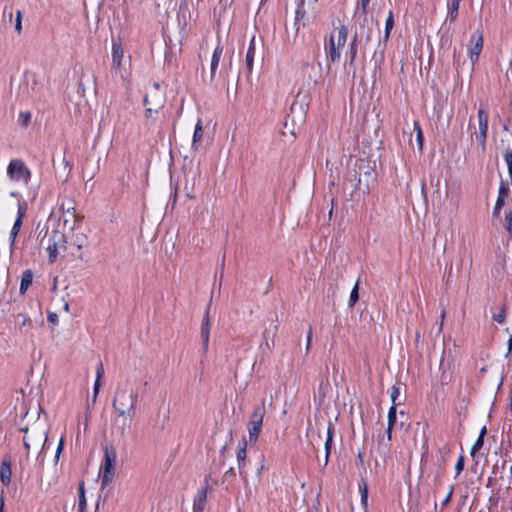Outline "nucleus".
I'll return each mask as SVG.
<instances>
[{"label": "nucleus", "mask_w": 512, "mask_h": 512, "mask_svg": "<svg viewBox=\"0 0 512 512\" xmlns=\"http://www.w3.org/2000/svg\"><path fill=\"white\" fill-rule=\"evenodd\" d=\"M318 0H300L298 8L295 13V27L296 32L300 27H305L311 20H314L318 13L317 7Z\"/></svg>", "instance_id": "39448f33"}, {"label": "nucleus", "mask_w": 512, "mask_h": 512, "mask_svg": "<svg viewBox=\"0 0 512 512\" xmlns=\"http://www.w3.org/2000/svg\"><path fill=\"white\" fill-rule=\"evenodd\" d=\"M394 27V18L392 11L389 12L388 17L386 19L385 23V33H384V40H388L390 36V32Z\"/></svg>", "instance_id": "c85d7f7f"}, {"label": "nucleus", "mask_w": 512, "mask_h": 512, "mask_svg": "<svg viewBox=\"0 0 512 512\" xmlns=\"http://www.w3.org/2000/svg\"><path fill=\"white\" fill-rule=\"evenodd\" d=\"M392 429L393 428H390V426L387 427V436L389 441L392 439Z\"/></svg>", "instance_id": "6e6d98bb"}, {"label": "nucleus", "mask_w": 512, "mask_h": 512, "mask_svg": "<svg viewBox=\"0 0 512 512\" xmlns=\"http://www.w3.org/2000/svg\"><path fill=\"white\" fill-rule=\"evenodd\" d=\"M64 443H65V438H64V436H62L59 440V443H58V446L56 449L55 459H54L55 463H57L60 459L61 453L64 449Z\"/></svg>", "instance_id": "58836bf2"}, {"label": "nucleus", "mask_w": 512, "mask_h": 512, "mask_svg": "<svg viewBox=\"0 0 512 512\" xmlns=\"http://www.w3.org/2000/svg\"><path fill=\"white\" fill-rule=\"evenodd\" d=\"M207 502V489L202 488L198 490L194 499L193 512H203Z\"/></svg>", "instance_id": "dca6fc26"}, {"label": "nucleus", "mask_w": 512, "mask_h": 512, "mask_svg": "<svg viewBox=\"0 0 512 512\" xmlns=\"http://www.w3.org/2000/svg\"><path fill=\"white\" fill-rule=\"evenodd\" d=\"M483 443H484V439L478 437V439L475 441V443L473 444V446L471 448V454L474 455L476 452H478L482 448Z\"/></svg>", "instance_id": "a19ab883"}, {"label": "nucleus", "mask_w": 512, "mask_h": 512, "mask_svg": "<svg viewBox=\"0 0 512 512\" xmlns=\"http://www.w3.org/2000/svg\"><path fill=\"white\" fill-rule=\"evenodd\" d=\"M116 463V453L114 450H105L104 462L101 466L102 485H107L113 478V469Z\"/></svg>", "instance_id": "9d476101"}, {"label": "nucleus", "mask_w": 512, "mask_h": 512, "mask_svg": "<svg viewBox=\"0 0 512 512\" xmlns=\"http://www.w3.org/2000/svg\"><path fill=\"white\" fill-rule=\"evenodd\" d=\"M295 107H296V104L294 103V104L291 106V111H294V110H295Z\"/></svg>", "instance_id": "e2e57ef3"}, {"label": "nucleus", "mask_w": 512, "mask_h": 512, "mask_svg": "<svg viewBox=\"0 0 512 512\" xmlns=\"http://www.w3.org/2000/svg\"><path fill=\"white\" fill-rule=\"evenodd\" d=\"M265 415V409L256 408L248 422L249 441L256 442L261 432L262 422Z\"/></svg>", "instance_id": "1a4fd4ad"}, {"label": "nucleus", "mask_w": 512, "mask_h": 512, "mask_svg": "<svg viewBox=\"0 0 512 512\" xmlns=\"http://www.w3.org/2000/svg\"><path fill=\"white\" fill-rule=\"evenodd\" d=\"M38 237L40 238V246L48 251L52 244V231H49L48 227L44 225L39 231Z\"/></svg>", "instance_id": "a211bd4d"}, {"label": "nucleus", "mask_w": 512, "mask_h": 512, "mask_svg": "<svg viewBox=\"0 0 512 512\" xmlns=\"http://www.w3.org/2000/svg\"><path fill=\"white\" fill-rule=\"evenodd\" d=\"M478 127L469 123L470 139L472 149L477 154H483L486 150V139L488 133V113L484 109H479L477 113Z\"/></svg>", "instance_id": "f03ea898"}, {"label": "nucleus", "mask_w": 512, "mask_h": 512, "mask_svg": "<svg viewBox=\"0 0 512 512\" xmlns=\"http://www.w3.org/2000/svg\"><path fill=\"white\" fill-rule=\"evenodd\" d=\"M460 0H451V3L448 6V18L451 21H454L458 16Z\"/></svg>", "instance_id": "393cba45"}, {"label": "nucleus", "mask_w": 512, "mask_h": 512, "mask_svg": "<svg viewBox=\"0 0 512 512\" xmlns=\"http://www.w3.org/2000/svg\"><path fill=\"white\" fill-rule=\"evenodd\" d=\"M246 445L247 442L245 439L242 440L238 452H237V460L239 462V469H241L242 463L245 461L247 453H246Z\"/></svg>", "instance_id": "cd10ccee"}, {"label": "nucleus", "mask_w": 512, "mask_h": 512, "mask_svg": "<svg viewBox=\"0 0 512 512\" xmlns=\"http://www.w3.org/2000/svg\"><path fill=\"white\" fill-rule=\"evenodd\" d=\"M358 299H359V286H358V282H357L351 291L350 298H349V306L353 307L355 305V303L358 301Z\"/></svg>", "instance_id": "473e14b6"}, {"label": "nucleus", "mask_w": 512, "mask_h": 512, "mask_svg": "<svg viewBox=\"0 0 512 512\" xmlns=\"http://www.w3.org/2000/svg\"><path fill=\"white\" fill-rule=\"evenodd\" d=\"M504 160L507 164V167H508V173H509V176L512 180V150L511 149H506L505 150V153H504Z\"/></svg>", "instance_id": "72a5a7b5"}, {"label": "nucleus", "mask_w": 512, "mask_h": 512, "mask_svg": "<svg viewBox=\"0 0 512 512\" xmlns=\"http://www.w3.org/2000/svg\"><path fill=\"white\" fill-rule=\"evenodd\" d=\"M143 102H144V105H149V102H148V98H147V96H146V97H144Z\"/></svg>", "instance_id": "680f3d73"}, {"label": "nucleus", "mask_w": 512, "mask_h": 512, "mask_svg": "<svg viewBox=\"0 0 512 512\" xmlns=\"http://www.w3.org/2000/svg\"><path fill=\"white\" fill-rule=\"evenodd\" d=\"M47 442V435L42 431L32 430L31 432L26 431L24 436V446L29 451L31 448L40 449L39 455H41L45 449Z\"/></svg>", "instance_id": "0eeeda50"}, {"label": "nucleus", "mask_w": 512, "mask_h": 512, "mask_svg": "<svg viewBox=\"0 0 512 512\" xmlns=\"http://www.w3.org/2000/svg\"><path fill=\"white\" fill-rule=\"evenodd\" d=\"M157 112H158L157 108L152 109V108L148 107L146 109V117H152L153 113H157Z\"/></svg>", "instance_id": "603ef678"}, {"label": "nucleus", "mask_w": 512, "mask_h": 512, "mask_svg": "<svg viewBox=\"0 0 512 512\" xmlns=\"http://www.w3.org/2000/svg\"><path fill=\"white\" fill-rule=\"evenodd\" d=\"M0 480L5 486L11 482V465L8 460H4L0 466Z\"/></svg>", "instance_id": "6ab92c4d"}, {"label": "nucleus", "mask_w": 512, "mask_h": 512, "mask_svg": "<svg viewBox=\"0 0 512 512\" xmlns=\"http://www.w3.org/2000/svg\"><path fill=\"white\" fill-rule=\"evenodd\" d=\"M63 309L65 312H69V304L67 302H64Z\"/></svg>", "instance_id": "13d9d810"}, {"label": "nucleus", "mask_w": 512, "mask_h": 512, "mask_svg": "<svg viewBox=\"0 0 512 512\" xmlns=\"http://www.w3.org/2000/svg\"><path fill=\"white\" fill-rule=\"evenodd\" d=\"M444 318H445V311H442V313H441V324H443ZM441 328H442V325H440L439 329L441 330Z\"/></svg>", "instance_id": "bf43d9fd"}, {"label": "nucleus", "mask_w": 512, "mask_h": 512, "mask_svg": "<svg viewBox=\"0 0 512 512\" xmlns=\"http://www.w3.org/2000/svg\"><path fill=\"white\" fill-rule=\"evenodd\" d=\"M311 342H312V328L310 327L309 331L307 333V342H306V349L307 350H309Z\"/></svg>", "instance_id": "49530a36"}, {"label": "nucleus", "mask_w": 512, "mask_h": 512, "mask_svg": "<svg viewBox=\"0 0 512 512\" xmlns=\"http://www.w3.org/2000/svg\"><path fill=\"white\" fill-rule=\"evenodd\" d=\"M356 40H357V34L355 35L354 39L350 43L349 48L346 53V58L348 59L349 66L353 65L355 58H356V54H357Z\"/></svg>", "instance_id": "b1692460"}, {"label": "nucleus", "mask_w": 512, "mask_h": 512, "mask_svg": "<svg viewBox=\"0 0 512 512\" xmlns=\"http://www.w3.org/2000/svg\"><path fill=\"white\" fill-rule=\"evenodd\" d=\"M494 320L498 323H503L505 320V314L503 312L494 316Z\"/></svg>", "instance_id": "8fccbe9b"}, {"label": "nucleus", "mask_w": 512, "mask_h": 512, "mask_svg": "<svg viewBox=\"0 0 512 512\" xmlns=\"http://www.w3.org/2000/svg\"><path fill=\"white\" fill-rule=\"evenodd\" d=\"M22 13L21 11H17L16 13V23H15V30L20 34L22 31Z\"/></svg>", "instance_id": "79ce46f5"}, {"label": "nucleus", "mask_w": 512, "mask_h": 512, "mask_svg": "<svg viewBox=\"0 0 512 512\" xmlns=\"http://www.w3.org/2000/svg\"><path fill=\"white\" fill-rule=\"evenodd\" d=\"M124 57V50L119 43L112 45V68L117 72H121V63Z\"/></svg>", "instance_id": "ddd939ff"}, {"label": "nucleus", "mask_w": 512, "mask_h": 512, "mask_svg": "<svg viewBox=\"0 0 512 512\" xmlns=\"http://www.w3.org/2000/svg\"><path fill=\"white\" fill-rule=\"evenodd\" d=\"M87 507V501L84 494V485L79 487V512H84Z\"/></svg>", "instance_id": "c756f323"}, {"label": "nucleus", "mask_w": 512, "mask_h": 512, "mask_svg": "<svg viewBox=\"0 0 512 512\" xmlns=\"http://www.w3.org/2000/svg\"><path fill=\"white\" fill-rule=\"evenodd\" d=\"M414 130L417 133L416 141H417L418 149L421 151L423 148V133H422L420 125L417 121L414 122Z\"/></svg>", "instance_id": "7c9ffc66"}, {"label": "nucleus", "mask_w": 512, "mask_h": 512, "mask_svg": "<svg viewBox=\"0 0 512 512\" xmlns=\"http://www.w3.org/2000/svg\"><path fill=\"white\" fill-rule=\"evenodd\" d=\"M359 490L361 493V502L364 506L367 505L368 495H367V484L363 482L359 485Z\"/></svg>", "instance_id": "4c0bfd02"}, {"label": "nucleus", "mask_w": 512, "mask_h": 512, "mask_svg": "<svg viewBox=\"0 0 512 512\" xmlns=\"http://www.w3.org/2000/svg\"><path fill=\"white\" fill-rule=\"evenodd\" d=\"M483 48V35L482 33L477 30L474 32L470 38L469 42V56L471 59L472 64L474 65L479 58V55Z\"/></svg>", "instance_id": "9b49d317"}, {"label": "nucleus", "mask_w": 512, "mask_h": 512, "mask_svg": "<svg viewBox=\"0 0 512 512\" xmlns=\"http://www.w3.org/2000/svg\"><path fill=\"white\" fill-rule=\"evenodd\" d=\"M511 512H512V500H511Z\"/></svg>", "instance_id": "69168bd1"}, {"label": "nucleus", "mask_w": 512, "mask_h": 512, "mask_svg": "<svg viewBox=\"0 0 512 512\" xmlns=\"http://www.w3.org/2000/svg\"><path fill=\"white\" fill-rule=\"evenodd\" d=\"M223 54V47L218 44L213 52L211 63H210V81H214L216 72L219 66V62L221 60Z\"/></svg>", "instance_id": "4468645a"}, {"label": "nucleus", "mask_w": 512, "mask_h": 512, "mask_svg": "<svg viewBox=\"0 0 512 512\" xmlns=\"http://www.w3.org/2000/svg\"><path fill=\"white\" fill-rule=\"evenodd\" d=\"M103 376H104V368H103L102 363H100L98 365V367H97V370H96V379H95V383H94L93 396H92V402L93 403H95L96 398H97V396L99 394V391H100V388H101L100 381H101Z\"/></svg>", "instance_id": "4be33fe9"}, {"label": "nucleus", "mask_w": 512, "mask_h": 512, "mask_svg": "<svg viewBox=\"0 0 512 512\" xmlns=\"http://www.w3.org/2000/svg\"><path fill=\"white\" fill-rule=\"evenodd\" d=\"M10 196H11V197H18V196H19V193H18V192H15V191H12V192H10Z\"/></svg>", "instance_id": "052dcab7"}, {"label": "nucleus", "mask_w": 512, "mask_h": 512, "mask_svg": "<svg viewBox=\"0 0 512 512\" xmlns=\"http://www.w3.org/2000/svg\"><path fill=\"white\" fill-rule=\"evenodd\" d=\"M464 469V457L460 456L455 465L456 475L458 476Z\"/></svg>", "instance_id": "37998d69"}, {"label": "nucleus", "mask_w": 512, "mask_h": 512, "mask_svg": "<svg viewBox=\"0 0 512 512\" xmlns=\"http://www.w3.org/2000/svg\"><path fill=\"white\" fill-rule=\"evenodd\" d=\"M369 2H370V0H360L359 1V6L361 7L364 14H366V12H367V7L369 5Z\"/></svg>", "instance_id": "c03bdc74"}, {"label": "nucleus", "mask_w": 512, "mask_h": 512, "mask_svg": "<svg viewBox=\"0 0 512 512\" xmlns=\"http://www.w3.org/2000/svg\"><path fill=\"white\" fill-rule=\"evenodd\" d=\"M138 394L130 386L119 387L113 398V408L121 417H132L136 410Z\"/></svg>", "instance_id": "f257e3e1"}, {"label": "nucleus", "mask_w": 512, "mask_h": 512, "mask_svg": "<svg viewBox=\"0 0 512 512\" xmlns=\"http://www.w3.org/2000/svg\"><path fill=\"white\" fill-rule=\"evenodd\" d=\"M32 118V114L29 111H21L19 113V122L23 126H28Z\"/></svg>", "instance_id": "c9c22d12"}, {"label": "nucleus", "mask_w": 512, "mask_h": 512, "mask_svg": "<svg viewBox=\"0 0 512 512\" xmlns=\"http://www.w3.org/2000/svg\"><path fill=\"white\" fill-rule=\"evenodd\" d=\"M3 503L0 505V512H2Z\"/></svg>", "instance_id": "0e129e2a"}, {"label": "nucleus", "mask_w": 512, "mask_h": 512, "mask_svg": "<svg viewBox=\"0 0 512 512\" xmlns=\"http://www.w3.org/2000/svg\"><path fill=\"white\" fill-rule=\"evenodd\" d=\"M318 0H300L298 8L295 13V27L296 32L300 27H305L311 20H314L318 13L317 7Z\"/></svg>", "instance_id": "423d86ee"}, {"label": "nucleus", "mask_w": 512, "mask_h": 512, "mask_svg": "<svg viewBox=\"0 0 512 512\" xmlns=\"http://www.w3.org/2000/svg\"><path fill=\"white\" fill-rule=\"evenodd\" d=\"M348 30L345 25L335 27L329 36V43L326 46V53L332 62H338L341 52L347 42Z\"/></svg>", "instance_id": "7ed1b4c3"}, {"label": "nucleus", "mask_w": 512, "mask_h": 512, "mask_svg": "<svg viewBox=\"0 0 512 512\" xmlns=\"http://www.w3.org/2000/svg\"><path fill=\"white\" fill-rule=\"evenodd\" d=\"M512 351V336L510 337L509 341H508V353H510Z\"/></svg>", "instance_id": "4d7b16f0"}, {"label": "nucleus", "mask_w": 512, "mask_h": 512, "mask_svg": "<svg viewBox=\"0 0 512 512\" xmlns=\"http://www.w3.org/2000/svg\"><path fill=\"white\" fill-rule=\"evenodd\" d=\"M66 244L67 241L64 234L58 230H52V244L50 249L47 251L50 263H54L57 257L66 250Z\"/></svg>", "instance_id": "6e6552de"}, {"label": "nucleus", "mask_w": 512, "mask_h": 512, "mask_svg": "<svg viewBox=\"0 0 512 512\" xmlns=\"http://www.w3.org/2000/svg\"><path fill=\"white\" fill-rule=\"evenodd\" d=\"M32 281H33L32 270H25L21 277V283H20V289H19V291L22 295H24L27 292L28 288L32 284Z\"/></svg>", "instance_id": "412c9836"}, {"label": "nucleus", "mask_w": 512, "mask_h": 512, "mask_svg": "<svg viewBox=\"0 0 512 512\" xmlns=\"http://www.w3.org/2000/svg\"><path fill=\"white\" fill-rule=\"evenodd\" d=\"M210 327H211V324H210V319H209V315L207 312L204 316V319H203L202 325H201V337L203 339L204 350H207V348H208Z\"/></svg>", "instance_id": "aec40b11"}, {"label": "nucleus", "mask_w": 512, "mask_h": 512, "mask_svg": "<svg viewBox=\"0 0 512 512\" xmlns=\"http://www.w3.org/2000/svg\"><path fill=\"white\" fill-rule=\"evenodd\" d=\"M9 180L19 186H27L31 180V170L22 159H12L7 166Z\"/></svg>", "instance_id": "20e7f679"}, {"label": "nucleus", "mask_w": 512, "mask_h": 512, "mask_svg": "<svg viewBox=\"0 0 512 512\" xmlns=\"http://www.w3.org/2000/svg\"><path fill=\"white\" fill-rule=\"evenodd\" d=\"M15 326L20 333H24L27 328H32V320L27 314L19 313L15 317Z\"/></svg>", "instance_id": "f3484780"}, {"label": "nucleus", "mask_w": 512, "mask_h": 512, "mask_svg": "<svg viewBox=\"0 0 512 512\" xmlns=\"http://www.w3.org/2000/svg\"><path fill=\"white\" fill-rule=\"evenodd\" d=\"M73 220H74V219H73L71 216H69V215H67V214H66V215H64V214H63V221H64V225H65V226H66V225H69V226H70V225H72Z\"/></svg>", "instance_id": "09e8293b"}, {"label": "nucleus", "mask_w": 512, "mask_h": 512, "mask_svg": "<svg viewBox=\"0 0 512 512\" xmlns=\"http://www.w3.org/2000/svg\"><path fill=\"white\" fill-rule=\"evenodd\" d=\"M503 207H498L497 205H495L494 207V210H493V216L494 217H499L500 216V211Z\"/></svg>", "instance_id": "864d4df0"}, {"label": "nucleus", "mask_w": 512, "mask_h": 512, "mask_svg": "<svg viewBox=\"0 0 512 512\" xmlns=\"http://www.w3.org/2000/svg\"><path fill=\"white\" fill-rule=\"evenodd\" d=\"M396 413H397L396 407L394 405H392L388 412V426H390V428H393L395 425Z\"/></svg>", "instance_id": "e433bc0d"}, {"label": "nucleus", "mask_w": 512, "mask_h": 512, "mask_svg": "<svg viewBox=\"0 0 512 512\" xmlns=\"http://www.w3.org/2000/svg\"><path fill=\"white\" fill-rule=\"evenodd\" d=\"M509 192L510 189L508 185L504 182H501L499 187L498 198L496 200L495 205H497L498 207H503L505 205V199L509 195Z\"/></svg>", "instance_id": "5701e85b"}, {"label": "nucleus", "mask_w": 512, "mask_h": 512, "mask_svg": "<svg viewBox=\"0 0 512 512\" xmlns=\"http://www.w3.org/2000/svg\"><path fill=\"white\" fill-rule=\"evenodd\" d=\"M487 434V429L486 427L484 426L481 431H480V434H479V438H483L485 437V435Z\"/></svg>", "instance_id": "5fc2aeb1"}, {"label": "nucleus", "mask_w": 512, "mask_h": 512, "mask_svg": "<svg viewBox=\"0 0 512 512\" xmlns=\"http://www.w3.org/2000/svg\"><path fill=\"white\" fill-rule=\"evenodd\" d=\"M203 137V127H202V121L198 119V122L195 126V130L193 133V141L192 146L194 147L198 142L202 140Z\"/></svg>", "instance_id": "bb28decb"}, {"label": "nucleus", "mask_w": 512, "mask_h": 512, "mask_svg": "<svg viewBox=\"0 0 512 512\" xmlns=\"http://www.w3.org/2000/svg\"><path fill=\"white\" fill-rule=\"evenodd\" d=\"M60 209L62 210L64 215L67 214L74 219L72 225H70V229L73 230L75 228L76 222L80 219L76 214L73 201L71 199L64 200L60 205Z\"/></svg>", "instance_id": "2eb2a0df"}, {"label": "nucleus", "mask_w": 512, "mask_h": 512, "mask_svg": "<svg viewBox=\"0 0 512 512\" xmlns=\"http://www.w3.org/2000/svg\"><path fill=\"white\" fill-rule=\"evenodd\" d=\"M453 490H454V487H453V486H451V487H450V489H449V492H448L447 496H445V499H444V501H443V504H447V503H449V502H450L451 497H452Z\"/></svg>", "instance_id": "3c124183"}, {"label": "nucleus", "mask_w": 512, "mask_h": 512, "mask_svg": "<svg viewBox=\"0 0 512 512\" xmlns=\"http://www.w3.org/2000/svg\"><path fill=\"white\" fill-rule=\"evenodd\" d=\"M48 321H49V322H51V323H53V324H56V323L58 322V316H57V314H56V313H52V312H50V313L48 314Z\"/></svg>", "instance_id": "a18cd8bd"}, {"label": "nucleus", "mask_w": 512, "mask_h": 512, "mask_svg": "<svg viewBox=\"0 0 512 512\" xmlns=\"http://www.w3.org/2000/svg\"><path fill=\"white\" fill-rule=\"evenodd\" d=\"M331 444H332L331 436L326 437L325 443H324V448H325V457H324V463H323L324 466H326L329 462Z\"/></svg>", "instance_id": "f704fd0d"}, {"label": "nucleus", "mask_w": 512, "mask_h": 512, "mask_svg": "<svg viewBox=\"0 0 512 512\" xmlns=\"http://www.w3.org/2000/svg\"><path fill=\"white\" fill-rule=\"evenodd\" d=\"M27 205L25 202H19L17 206V218L13 224V227L10 231V244L11 247L14 245L17 235L21 229L23 219L26 214Z\"/></svg>", "instance_id": "f8f14e48"}, {"label": "nucleus", "mask_w": 512, "mask_h": 512, "mask_svg": "<svg viewBox=\"0 0 512 512\" xmlns=\"http://www.w3.org/2000/svg\"><path fill=\"white\" fill-rule=\"evenodd\" d=\"M505 229L509 233V235L512 237V211H510L506 214Z\"/></svg>", "instance_id": "ea45409f"}, {"label": "nucleus", "mask_w": 512, "mask_h": 512, "mask_svg": "<svg viewBox=\"0 0 512 512\" xmlns=\"http://www.w3.org/2000/svg\"><path fill=\"white\" fill-rule=\"evenodd\" d=\"M254 55H255V47H254V38H252L247 54H246V65L248 70L252 69L253 61H254Z\"/></svg>", "instance_id": "a878e982"}, {"label": "nucleus", "mask_w": 512, "mask_h": 512, "mask_svg": "<svg viewBox=\"0 0 512 512\" xmlns=\"http://www.w3.org/2000/svg\"><path fill=\"white\" fill-rule=\"evenodd\" d=\"M331 436V439L333 440V436H334V425L329 423L328 424V427H327V436L326 437H330Z\"/></svg>", "instance_id": "de8ad7c7"}, {"label": "nucleus", "mask_w": 512, "mask_h": 512, "mask_svg": "<svg viewBox=\"0 0 512 512\" xmlns=\"http://www.w3.org/2000/svg\"><path fill=\"white\" fill-rule=\"evenodd\" d=\"M389 394H390V399H391L392 405H394L396 407V405L399 404L397 402V399L400 395V387H398L396 385L392 386L391 389L389 390Z\"/></svg>", "instance_id": "2f4dec72"}]
</instances>
